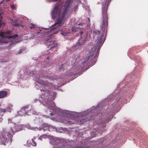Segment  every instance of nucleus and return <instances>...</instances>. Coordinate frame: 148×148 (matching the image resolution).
Returning <instances> with one entry per match:
<instances>
[{
	"instance_id": "f257e3e1",
	"label": "nucleus",
	"mask_w": 148,
	"mask_h": 148,
	"mask_svg": "<svg viewBox=\"0 0 148 148\" xmlns=\"http://www.w3.org/2000/svg\"><path fill=\"white\" fill-rule=\"evenodd\" d=\"M70 3V0H66L64 5L63 13L61 16L60 11L62 6V5H60L59 3H57L54 9L52 10L51 13L52 18L54 19L57 17H58L57 22L55 23L56 25H57V27L60 26L62 25L63 19L65 16H69L71 13L72 11L69 9Z\"/></svg>"
},
{
	"instance_id": "f03ea898",
	"label": "nucleus",
	"mask_w": 148,
	"mask_h": 148,
	"mask_svg": "<svg viewBox=\"0 0 148 148\" xmlns=\"http://www.w3.org/2000/svg\"><path fill=\"white\" fill-rule=\"evenodd\" d=\"M41 91L45 97V101L46 102V103L48 105V108L50 109L54 110L55 109V104L51 100L52 94L53 96H55L56 95V93L45 89H41Z\"/></svg>"
},
{
	"instance_id": "7ed1b4c3",
	"label": "nucleus",
	"mask_w": 148,
	"mask_h": 148,
	"mask_svg": "<svg viewBox=\"0 0 148 148\" xmlns=\"http://www.w3.org/2000/svg\"><path fill=\"white\" fill-rule=\"evenodd\" d=\"M53 37L52 34H50L49 36L47 37L46 39V45L47 46V50H49L50 51L49 53H46L45 55L49 54V53H51L53 54L54 52L57 51L56 47H57L58 43L55 40H52L51 39Z\"/></svg>"
},
{
	"instance_id": "20e7f679",
	"label": "nucleus",
	"mask_w": 148,
	"mask_h": 148,
	"mask_svg": "<svg viewBox=\"0 0 148 148\" xmlns=\"http://www.w3.org/2000/svg\"><path fill=\"white\" fill-rule=\"evenodd\" d=\"M10 123V135H14L15 133L22 130V127L21 125L13 123Z\"/></svg>"
},
{
	"instance_id": "39448f33",
	"label": "nucleus",
	"mask_w": 148,
	"mask_h": 148,
	"mask_svg": "<svg viewBox=\"0 0 148 148\" xmlns=\"http://www.w3.org/2000/svg\"><path fill=\"white\" fill-rule=\"evenodd\" d=\"M28 106L23 107L18 112V114L22 116L26 115H31L34 114L33 110H27Z\"/></svg>"
},
{
	"instance_id": "423d86ee",
	"label": "nucleus",
	"mask_w": 148,
	"mask_h": 148,
	"mask_svg": "<svg viewBox=\"0 0 148 148\" xmlns=\"http://www.w3.org/2000/svg\"><path fill=\"white\" fill-rule=\"evenodd\" d=\"M79 57L78 56H77V57L75 56V57H74L72 61L74 63L73 66L71 70H74V72L70 74L71 75H75L76 74V73L77 72L78 70V67H77V66H76V64L75 63L79 61Z\"/></svg>"
},
{
	"instance_id": "0eeeda50",
	"label": "nucleus",
	"mask_w": 148,
	"mask_h": 148,
	"mask_svg": "<svg viewBox=\"0 0 148 148\" xmlns=\"http://www.w3.org/2000/svg\"><path fill=\"white\" fill-rule=\"evenodd\" d=\"M112 117V115H108L106 116L105 118H104L103 119H102L101 120H99V122L101 124H106L111 120V118Z\"/></svg>"
},
{
	"instance_id": "6e6552de",
	"label": "nucleus",
	"mask_w": 148,
	"mask_h": 148,
	"mask_svg": "<svg viewBox=\"0 0 148 148\" xmlns=\"http://www.w3.org/2000/svg\"><path fill=\"white\" fill-rule=\"evenodd\" d=\"M72 32H77L80 34V36L81 39L82 38V34L83 33V32L82 30V27H77L76 28L75 27H73L72 29Z\"/></svg>"
},
{
	"instance_id": "1a4fd4ad",
	"label": "nucleus",
	"mask_w": 148,
	"mask_h": 148,
	"mask_svg": "<svg viewBox=\"0 0 148 148\" xmlns=\"http://www.w3.org/2000/svg\"><path fill=\"white\" fill-rule=\"evenodd\" d=\"M11 22L12 25L14 26L23 27V25L22 23H19L20 21H18V20L13 21L12 19H11ZM20 23H21L20 22Z\"/></svg>"
},
{
	"instance_id": "9d476101",
	"label": "nucleus",
	"mask_w": 148,
	"mask_h": 148,
	"mask_svg": "<svg viewBox=\"0 0 148 148\" xmlns=\"http://www.w3.org/2000/svg\"><path fill=\"white\" fill-rule=\"evenodd\" d=\"M0 36L3 38L9 39V31L6 32L0 31Z\"/></svg>"
},
{
	"instance_id": "9b49d317",
	"label": "nucleus",
	"mask_w": 148,
	"mask_h": 148,
	"mask_svg": "<svg viewBox=\"0 0 148 148\" xmlns=\"http://www.w3.org/2000/svg\"><path fill=\"white\" fill-rule=\"evenodd\" d=\"M39 84H42V87L44 88L45 87L46 88L47 87H49V86L51 85V84L49 83L48 82L43 81H39L38 82Z\"/></svg>"
},
{
	"instance_id": "f8f14e48",
	"label": "nucleus",
	"mask_w": 148,
	"mask_h": 148,
	"mask_svg": "<svg viewBox=\"0 0 148 148\" xmlns=\"http://www.w3.org/2000/svg\"><path fill=\"white\" fill-rule=\"evenodd\" d=\"M18 36V35L17 34H15L13 36L10 35V46L16 42L15 41H14L13 40L11 39V38L13 39L14 40L17 38Z\"/></svg>"
},
{
	"instance_id": "ddd939ff",
	"label": "nucleus",
	"mask_w": 148,
	"mask_h": 148,
	"mask_svg": "<svg viewBox=\"0 0 148 148\" xmlns=\"http://www.w3.org/2000/svg\"><path fill=\"white\" fill-rule=\"evenodd\" d=\"M53 144L54 145H58L61 143L62 141L58 138H56L52 140Z\"/></svg>"
},
{
	"instance_id": "4468645a",
	"label": "nucleus",
	"mask_w": 148,
	"mask_h": 148,
	"mask_svg": "<svg viewBox=\"0 0 148 148\" xmlns=\"http://www.w3.org/2000/svg\"><path fill=\"white\" fill-rule=\"evenodd\" d=\"M7 93L5 91H1L0 92V99L5 97L7 95Z\"/></svg>"
},
{
	"instance_id": "2eb2a0df",
	"label": "nucleus",
	"mask_w": 148,
	"mask_h": 148,
	"mask_svg": "<svg viewBox=\"0 0 148 148\" xmlns=\"http://www.w3.org/2000/svg\"><path fill=\"white\" fill-rule=\"evenodd\" d=\"M51 129V127H50L48 125L45 124L44 126L43 129L44 130H47L50 131Z\"/></svg>"
},
{
	"instance_id": "dca6fc26",
	"label": "nucleus",
	"mask_w": 148,
	"mask_h": 148,
	"mask_svg": "<svg viewBox=\"0 0 148 148\" xmlns=\"http://www.w3.org/2000/svg\"><path fill=\"white\" fill-rule=\"evenodd\" d=\"M46 74H47V73L46 72L42 73V76H41V75H40V76L38 77V79H39L40 78H42V77L43 78H50V77L48 76V75H45Z\"/></svg>"
},
{
	"instance_id": "f3484780",
	"label": "nucleus",
	"mask_w": 148,
	"mask_h": 148,
	"mask_svg": "<svg viewBox=\"0 0 148 148\" xmlns=\"http://www.w3.org/2000/svg\"><path fill=\"white\" fill-rule=\"evenodd\" d=\"M67 65V63H64V64H63L61 65V67H59L58 69V71H61V70L63 68H64V69H66V67Z\"/></svg>"
},
{
	"instance_id": "a211bd4d",
	"label": "nucleus",
	"mask_w": 148,
	"mask_h": 148,
	"mask_svg": "<svg viewBox=\"0 0 148 148\" xmlns=\"http://www.w3.org/2000/svg\"><path fill=\"white\" fill-rule=\"evenodd\" d=\"M117 103L115 104V106H116V105L118 104L116 106H117L118 105H120L122 103V99L121 98L119 99V100L117 101Z\"/></svg>"
},
{
	"instance_id": "6ab92c4d",
	"label": "nucleus",
	"mask_w": 148,
	"mask_h": 148,
	"mask_svg": "<svg viewBox=\"0 0 148 148\" xmlns=\"http://www.w3.org/2000/svg\"><path fill=\"white\" fill-rule=\"evenodd\" d=\"M10 7L12 10H14L16 8V5L14 4L11 5Z\"/></svg>"
},
{
	"instance_id": "aec40b11",
	"label": "nucleus",
	"mask_w": 148,
	"mask_h": 148,
	"mask_svg": "<svg viewBox=\"0 0 148 148\" xmlns=\"http://www.w3.org/2000/svg\"><path fill=\"white\" fill-rule=\"evenodd\" d=\"M36 28L35 26L33 24H31L30 26V28L31 29H35Z\"/></svg>"
},
{
	"instance_id": "412c9836",
	"label": "nucleus",
	"mask_w": 148,
	"mask_h": 148,
	"mask_svg": "<svg viewBox=\"0 0 148 148\" xmlns=\"http://www.w3.org/2000/svg\"><path fill=\"white\" fill-rule=\"evenodd\" d=\"M77 148H89V147L87 145H85L84 146V147H77Z\"/></svg>"
},
{
	"instance_id": "4be33fe9",
	"label": "nucleus",
	"mask_w": 148,
	"mask_h": 148,
	"mask_svg": "<svg viewBox=\"0 0 148 148\" xmlns=\"http://www.w3.org/2000/svg\"><path fill=\"white\" fill-rule=\"evenodd\" d=\"M13 107V105L11 104L10 105V112H11L10 110L11 111L12 110H13V108H12Z\"/></svg>"
},
{
	"instance_id": "5701e85b",
	"label": "nucleus",
	"mask_w": 148,
	"mask_h": 148,
	"mask_svg": "<svg viewBox=\"0 0 148 148\" xmlns=\"http://www.w3.org/2000/svg\"><path fill=\"white\" fill-rule=\"evenodd\" d=\"M96 133H94L93 132H92V133L91 134V136L92 137H95L96 136Z\"/></svg>"
},
{
	"instance_id": "b1692460",
	"label": "nucleus",
	"mask_w": 148,
	"mask_h": 148,
	"mask_svg": "<svg viewBox=\"0 0 148 148\" xmlns=\"http://www.w3.org/2000/svg\"><path fill=\"white\" fill-rule=\"evenodd\" d=\"M78 5H76L74 8V10L75 11L78 8Z\"/></svg>"
},
{
	"instance_id": "393cba45",
	"label": "nucleus",
	"mask_w": 148,
	"mask_h": 148,
	"mask_svg": "<svg viewBox=\"0 0 148 148\" xmlns=\"http://www.w3.org/2000/svg\"><path fill=\"white\" fill-rule=\"evenodd\" d=\"M81 44L80 42L79 41H78L76 43V46H77Z\"/></svg>"
},
{
	"instance_id": "a878e982",
	"label": "nucleus",
	"mask_w": 148,
	"mask_h": 148,
	"mask_svg": "<svg viewBox=\"0 0 148 148\" xmlns=\"http://www.w3.org/2000/svg\"><path fill=\"white\" fill-rule=\"evenodd\" d=\"M37 145V143L33 141V143L32 144V145L33 146H36Z\"/></svg>"
},
{
	"instance_id": "bb28decb",
	"label": "nucleus",
	"mask_w": 148,
	"mask_h": 148,
	"mask_svg": "<svg viewBox=\"0 0 148 148\" xmlns=\"http://www.w3.org/2000/svg\"><path fill=\"white\" fill-rule=\"evenodd\" d=\"M4 136H3V135H2L1 134V133L0 134V138L2 139L3 138H4Z\"/></svg>"
},
{
	"instance_id": "cd10ccee",
	"label": "nucleus",
	"mask_w": 148,
	"mask_h": 148,
	"mask_svg": "<svg viewBox=\"0 0 148 148\" xmlns=\"http://www.w3.org/2000/svg\"><path fill=\"white\" fill-rule=\"evenodd\" d=\"M23 51V49H20L18 51V53H21V52Z\"/></svg>"
},
{
	"instance_id": "c85d7f7f",
	"label": "nucleus",
	"mask_w": 148,
	"mask_h": 148,
	"mask_svg": "<svg viewBox=\"0 0 148 148\" xmlns=\"http://www.w3.org/2000/svg\"><path fill=\"white\" fill-rule=\"evenodd\" d=\"M84 36H85V38H86V37H87V34L85 33Z\"/></svg>"
},
{
	"instance_id": "c756f323",
	"label": "nucleus",
	"mask_w": 148,
	"mask_h": 148,
	"mask_svg": "<svg viewBox=\"0 0 148 148\" xmlns=\"http://www.w3.org/2000/svg\"><path fill=\"white\" fill-rule=\"evenodd\" d=\"M66 34V33L65 32H62V34L63 35H65Z\"/></svg>"
},
{
	"instance_id": "7c9ffc66",
	"label": "nucleus",
	"mask_w": 148,
	"mask_h": 148,
	"mask_svg": "<svg viewBox=\"0 0 148 148\" xmlns=\"http://www.w3.org/2000/svg\"><path fill=\"white\" fill-rule=\"evenodd\" d=\"M50 114L51 115H54V114H53V112L51 113H50Z\"/></svg>"
},
{
	"instance_id": "2f4dec72",
	"label": "nucleus",
	"mask_w": 148,
	"mask_h": 148,
	"mask_svg": "<svg viewBox=\"0 0 148 148\" xmlns=\"http://www.w3.org/2000/svg\"><path fill=\"white\" fill-rule=\"evenodd\" d=\"M50 59V57H47V60H48L49 59Z\"/></svg>"
},
{
	"instance_id": "473e14b6",
	"label": "nucleus",
	"mask_w": 148,
	"mask_h": 148,
	"mask_svg": "<svg viewBox=\"0 0 148 148\" xmlns=\"http://www.w3.org/2000/svg\"><path fill=\"white\" fill-rule=\"evenodd\" d=\"M4 1H5L6 2H7L9 0H4Z\"/></svg>"
},
{
	"instance_id": "72a5a7b5",
	"label": "nucleus",
	"mask_w": 148,
	"mask_h": 148,
	"mask_svg": "<svg viewBox=\"0 0 148 148\" xmlns=\"http://www.w3.org/2000/svg\"><path fill=\"white\" fill-rule=\"evenodd\" d=\"M75 123V122H73V123Z\"/></svg>"
},
{
	"instance_id": "f704fd0d",
	"label": "nucleus",
	"mask_w": 148,
	"mask_h": 148,
	"mask_svg": "<svg viewBox=\"0 0 148 148\" xmlns=\"http://www.w3.org/2000/svg\"><path fill=\"white\" fill-rule=\"evenodd\" d=\"M101 139H103V140L104 139V138H102Z\"/></svg>"
}]
</instances>
